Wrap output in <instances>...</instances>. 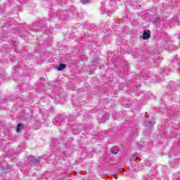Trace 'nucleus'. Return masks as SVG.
Returning <instances> with one entry per match:
<instances>
[{"label":"nucleus","mask_w":180,"mask_h":180,"mask_svg":"<svg viewBox=\"0 0 180 180\" xmlns=\"http://www.w3.org/2000/svg\"><path fill=\"white\" fill-rule=\"evenodd\" d=\"M150 37H151V32L148 30H145L142 35V39L143 40H148V39H150Z\"/></svg>","instance_id":"1"},{"label":"nucleus","mask_w":180,"mask_h":180,"mask_svg":"<svg viewBox=\"0 0 180 180\" xmlns=\"http://www.w3.org/2000/svg\"><path fill=\"white\" fill-rule=\"evenodd\" d=\"M67 68V65L66 64H60L58 67V71H63V70H65V68Z\"/></svg>","instance_id":"2"},{"label":"nucleus","mask_w":180,"mask_h":180,"mask_svg":"<svg viewBox=\"0 0 180 180\" xmlns=\"http://www.w3.org/2000/svg\"><path fill=\"white\" fill-rule=\"evenodd\" d=\"M22 127H23V124H18L17 125L16 131H17L18 133H19V131H20V130H22Z\"/></svg>","instance_id":"3"},{"label":"nucleus","mask_w":180,"mask_h":180,"mask_svg":"<svg viewBox=\"0 0 180 180\" xmlns=\"http://www.w3.org/2000/svg\"><path fill=\"white\" fill-rule=\"evenodd\" d=\"M82 4H88L89 2V0H81Z\"/></svg>","instance_id":"4"},{"label":"nucleus","mask_w":180,"mask_h":180,"mask_svg":"<svg viewBox=\"0 0 180 180\" xmlns=\"http://www.w3.org/2000/svg\"><path fill=\"white\" fill-rule=\"evenodd\" d=\"M111 153H112V154H117V153H119V151L111 150Z\"/></svg>","instance_id":"5"},{"label":"nucleus","mask_w":180,"mask_h":180,"mask_svg":"<svg viewBox=\"0 0 180 180\" xmlns=\"http://www.w3.org/2000/svg\"><path fill=\"white\" fill-rule=\"evenodd\" d=\"M54 124H56V126H58L60 124V122H54Z\"/></svg>","instance_id":"6"},{"label":"nucleus","mask_w":180,"mask_h":180,"mask_svg":"<svg viewBox=\"0 0 180 180\" xmlns=\"http://www.w3.org/2000/svg\"><path fill=\"white\" fill-rule=\"evenodd\" d=\"M57 120H59L58 117L55 119V121L57 122Z\"/></svg>","instance_id":"7"},{"label":"nucleus","mask_w":180,"mask_h":180,"mask_svg":"<svg viewBox=\"0 0 180 180\" xmlns=\"http://www.w3.org/2000/svg\"><path fill=\"white\" fill-rule=\"evenodd\" d=\"M179 73L180 74V70H179Z\"/></svg>","instance_id":"8"}]
</instances>
